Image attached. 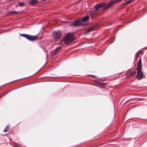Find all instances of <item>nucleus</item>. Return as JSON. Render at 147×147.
<instances>
[{"mask_svg":"<svg viewBox=\"0 0 147 147\" xmlns=\"http://www.w3.org/2000/svg\"><path fill=\"white\" fill-rule=\"evenodd\" d=\"M142 68V60L140 59L138 61V64L137 67V73L136 78L139 80H141L143 74V72L141 71Z\"/></svg>","mask_w":147,"mask_h":147,"instance_id":"f257e3e1","label":"nucleus"},{"mask_svg":"<svg viewBox=\"0 0 147 147\" xmlns=\"http://www.w3.org/2000/svg\"><path fill=\"white\" fill-rule=\"evenodd\" d=\"M74 36L70 33H69L66 35L63 38V41L60 43L61 44L62 42H64L65 44L67 45L74 40Z\"/></svg>","mask_w":147,"mask_h":147,"instance_id":"f03ea898","label":"nucleus"},{"mask_svg":"<svg viewBox=\"0 0 147 147\" xmlns=\"http://www.w3.org/2000/svg\"><path fill=\"white\" fill-rule=\"evenodd\" d=\"M119 1V0H111L107 4L105 3V8L106 9H107Z\"/></svg>","mask_w":147,"mask_h":147,"instance_id":"7ed1b4c3","label":"nucleus"},{"mask_svg":"<svg viewBox=\"0 0 147 147\" xmlns=\"http://www.w3.org/2000/svg\"><path fill=\"white\" fill-rule=\"evenodd\" d=\"M87 24L85 23H82L79 18L74 20L72 23L71 26L77 27L80 26L86 25Z\"/></svg>","mask_w":147,"mask_h":147,"instance_id":"20e7f679","label":"nucleus"},{"mask_svg":"<svg viewBox=\"0 0 147 147\" xmlns=\"http://www.w3.org/2000/svg\"><path fill=\"white\" fill-rule=\"evenodd\" d=\"M61 35V32L59 30L53 32V36L55 40L59 39Z\"/></svg>","mask_w":147,"mask_h":147,"instance_id":"39448f33","label":"nucleus"},{"mask_svg":"<svg viewBox=\"0 0 147 147\" xmlns=\"http://www.w3.org/2000/svg\"><path fill=\"white\" fill-rule=\"evenodd\" d=\"M105 3L104 2L96 4L95 6V7L96 8V11H97L98 9L100 7H102L104 9H106L105 8Z\"/></svg>","mask_w":147,"mask_h":147,"instance_id":"423d86ee","label":"nucleus"},{"mask_svg":"<svg viewBox=\"0 0 147 147\" xmlns=\"http://www.w3.org/2000/svg\"><path fill=\"white\" fill-rule=\"evenodd\" d=\"M61 47H57L56 49L51 52V54L53 55L56 54L59 52V50L61 49Z\"/></svg>","mask_w":147,"mask_h":147,"instance_id":"0eeeda50","label":"nucleus"},{"mask_svg":"<svg viewBox=\"0 0 147 147\" xmlns=\"http://www.w3.org/2000/svg\"><path fill=\"white\" fill-rule=\"evenodd\" d=\"M82 23H84V22L88 20L89 19V17L86 16L82 18H79Z\"/></svg>","mask_w":147,"mask_h":147,"instance_id":"6e6552de","label":"nucleus"},{"mask_svg":"<svg viewBox=\"0 0 147 147\" xmlns=\"http://www.w3.org/2000/svg\"><path fill=\"white\" fill-rule=\"evenodd\" d=\"M38 2L36 0H31L29 2V4L30 5H34L38 3Z\"/></svg>","mask_w":147,"mask_h":147,"instance_id":"1a4fd4ad","label":"nucleus"},{"mask_svg":"<svg viewBox=\"0 0 147 147\" xmlns=\"http://www.w3.org/2000/svg\"><path fill=\"white\" fill-rule=\"evenodd\" d=\"M94 29V28L93 27H90L88 28L86 31L85 32V33L89 32L90 31H92Z\"/></svg>","mask_w":147,"mask_h":147,"instance_id":"9d476101","label":"nucleus"},{"mask_svg":"<svg viewBox=\"0 0 147 147\" xmlns=\"http://www.w3.org/2000/svg\"><path fill=\"white\" fill-rule=\"evenodd\" d=\"M25 36L26 37H25L29 40L32 41L34 40L33 38H32L30 37H29V36L28 35L26 34V36Z\"/></svg>","mask_w":147,"mask_h":147,"instance_id":"9b49d317","label":"nucleus"},{"mask_svg":"<svg viewBox=\"0 0 147 147\" xmlns=\"http://www.w3.org/2000/svg\"><path fill=\"white\" fill-rule=\"evenodd\" d=\"M9 125H7V126L5 128V129H4L3 132H7L8 131H9Z\"/></svg>","mask_w":147,"mask_h":147,"instance_id":"f8f14e48","label":"nucleus"},{"mask_svg":"<svg viewBox=\"0 0 147 147\" xmlns=\"http://www.w3.org/2000/svg\"><path fill=\"white\" fill-rule=\"evenodd\" d=\"M133 0H129L126 3H123L122 4V5H125L126 4H129Z\"/></svg>","mask_w":147,"mask_h":147,"instance_id":"ddd939ff","label":"nucleus"},{"mask_svg":"<svg viewBox=\"0 0 147 147\" xmlns=\"http://www.w3.org/2000/svg\"><path fill=\"white\" fill-rule=\"evenodd\" d=\"M18 5L21 7H23L25 5L24 2H20L18 3Z\"/></svg>","mask_w":147,"mask_h":147,"instance_id":"4468645a","label":"nucleus"},{"mask_svg":"<svg viewBox=\"0 0 147 147\" xmlns=\"http://www.w3.org/2000/svg\"><path fill=\"white\" fill-rule=\"evenodd\" d=\"M97 11H96V9H95V10L94 11H92L91 12H90V14L92 16H93V15L95 14L96 13V12Z\"/></svg>","mask_w":147,"mask_h":147,"instance_id":"2eb2a0df","label":"nucleus"},{"mask_svg":"<svg viewBox=\"0 0 147 147\" xmlns=\"http://www.w3.org/2000/svg\"><path fill=\"white\" fill-rule=\"evenodd\" d=\"M11 13H18V11H12L10 12Z\"/></svg>","mask_w":147,"mask_h":147,"instance_id":"dca6fc26","label":"nucleus"},{"mask_svg":"<svg viewBox=\"0 0 147 147\" xmlns=\"http://www.w3.org/2000/svg\"><path fill=\"white\" fill-rule=\"evenodd\" d=\"M136 72L135 71H133L132 72L131 74V75L133 76L135 74H136Z\"/></svg>","mask_w":147,"mask_h":147,"instance_id":"f3484780","label":"nucleus"},{"mask_svg":"<svg viewBox=\"0 0 147 147\" xmlns=\"http://www.w3.org/2000/svg\"><path fill=\"white\" fill-rule=\"evenodd\" d=\"M20 35L24 37H26L25 36H26V34H20Z\"/></svg>","mask_w":147,"mask_h":147,"instance_id":"a211bd4d","label":"nucleus"},{"mask_svg":"<svg viewBox=\"0 0 147 147\" xmlns=\"http://www.w3.org/2000/svg\"><path fill=\"white\" fill-rule=\"evenodd\" d=\"M140 53V52H139L138 53H136V57H138Z\"/></svg>","mask_w":147,"mask_h":147,"instance_id":"6ab92c4d","label":"nucleus"},{"mask_svg":"<svg viewBox=\"0 0 147 147\" xmlns=\"http://www.w3.org/2000/svg\"><path fill=\"white\" fill-rule=\"evenodd\" d=\"M18 5H18H18H16V7H17V6H18Z\"/></svg>","mask_w":147,"mask_h":147,"instance_id":"aec40b11","label":"nucleus"},{"mask_svg":"<svg viewBox=\"0 0 147 147\" xmlns=\"http://www.w3.org/2000/svg\"><path fill=\"white\" fill-rule=\"evenodd\" d=\"M43 1H45V0H42Z\"/></svg>","mask_w":147,"mask_h":147,"instance_id":"412c9836","label":"nucleus"},{"mask_svg":"<svg viewBox=\"0 0 147 147\" xmlns=\"http://www.w3.org/2000/svg\"><path fill=\"white\" fill-rule=\"evenodd\" d=\"M121 0H120V1H121Z\"/></svg>","mask_w":147,"mask_h":147,"instance_id":"4be33fe9","label":"nucleus"}]
</instances>
